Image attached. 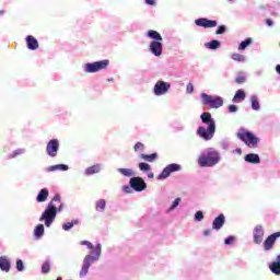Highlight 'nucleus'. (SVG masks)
Returning <instances> with one entry per match:
<instances>
[{
  "label": "nucleus",
  "mask_w": 280,
  "mask_h": 280,
  "mask_svg": "<svg viewBox=\"0 0 280 280\" xmlns=\"http://www.w3.org/2000/svg\"><path fill=\"white\" fill-rule=\"evenodd\" d=\"M135 152H142V150H145V145L141 142H137L133 147Z\"/></svg>",
  "instance_id": "37"
},
{
  "label": "nucleus",
  "mask_w": 280,
  "mask_h": 280,
  "mask_svg": "<svg viewBox=\"0 0 280 280\" xmlns=\"http://www.w3.org/2000/svg\"><path fill=\"white\" fill-rule=\"evenodd\" d=\"M206 47H207L208 49H219V47H220V42H219L218 39H213V40H211V42H209V43H206Z\"/></svg>",
  "instance_id": "28"
},
{
  "label": "nucleus",
  "mask_w": 280,
  "mask_h": 280,
  "mask_svg": "<svg viewBox=\"0 0 280 280\" xmlns=\"http://www.w3.org/2000/svg\"><path fill=\"white\" fill-rule=\"evenodd\" d=\"M100 255H102V245L97 244L94 250L91 252V255L85 256L80 271V277H86L89 269L91 268V262L97 261V259H100Z\"/></svg>",
  "instance_id": "3"
},
{
  "label": "nucleus",
  "mask_w": 280,
  "mask_h": 280,
  "mask_svg": "<svg viewBox=\"0 0 280 280\" xmlns=\"http://www.w3.org/2000/svg\"><path fill=\"white\" fill-rule=\"evenodd\" d=\"M233 242H235V237L233 236H229L228 238L224 240V244L226 245L233 244Z\"/></svg>",
  "instance_id": "45"
},
{
  "label": "nucleus",
  "mask_w": 280,
  "mask_h": 280,
  "mask_svg": "<svg viewBox=\"0 0 280 280\" xmlns=\"http://www.w3.org/2000/svg\"><path fill=\"white\" fill-rule=\"evenodd\" d=\"M104 209H106V200L101 199L96 202L95 205V210L96 211H104Z\"/></svg>",
  "instance_id": "32"
},
{
  "label": "nucleus",
  "mask_w": 280,
  "mask_h": 280,
  "mask_svg": "<svg viewBox=\"0 0 280 280\" xmlns=\"http://www.w3.org/2000/svg\"><path fill=\"white\" fill-rule=\"evenodd\" d=\"M58 213V208L54 203H49L45 211L42 213L39 218V222H44L45 226L49 228L54 224V220H56V215Z\"/></svg>",
  "instance_id": "4"
},
{
  "label": "nucleus",
  "mask_w": 280,
  "mask_h": 280,
  "mask_svg": "<svg viewBox=\"0 0 280 280\" xmlns=\"http://www.w3.org/2000/svg\"><path fill=\"white\" fill-rule=\"evenodd\" d=\"M19 154H23V151L22 150L14 151L11 158L14 159V156H19Z\"/></svg>",
  "instance_id": "48"
},
{
  "label": "nucleus",
  "mask_w": 280,
  "mask_h": 280,
  "mask_svg": "<svg viewBox=\"0 0 280 280\" xmlns=\"http://www.w3.org/2000/svg\"><path fill=\"white\" fill-rule=\"evenodd\" d=\"M178 205H180V197L176 198V199L173 201V205H172V207H171V210L176 209V207H178Z\"/></svg>",
  "instance_id": "42"
},
{
  "label": "nucleus",
  "mask_w": 280,
  "mask_h": 280,
  "mask_svg": "<svg viewBox=\"0 0 280 280\" xmlns=\"http://www.w3.org/2000/svg\"><path fill=\"white\" fill-rule=\"evenodd\" d=\"M195 24H196L198 27H205V28L218 27V21H215V20H209V19H207V18H201V19L195 20Z\"/></svg>",
  "instance_id": "12"
},
{
  "label": "nucleus",
  "mask_w": 280,
  "mask_h": 280,
  "mask_svg": "<svg viewBox=\"0 0 280 280\" xmlns=\"http://www.w3.org/2000/svg\"><path fill=\"white\" fill-rule=\"evenodd\" d=\"M150 49H151V54H153V56H156L159 58L163 54V43L152 40L150 43Z\"/></svg>",
  "instance_id": "14"
},
{
  "label": "nucleus",
  "mask_w": 280,
  "mask_h": 280,
  "mask_svg": "<svg viewBox=\"0 0 280 280\" xmlns=\"http://www.w3.org/2000/svg\"><path fill=\"white\" fill-rule=\"evenodd\" d=\"M122 191H125L126 194H130V191H132V187H130V186H124V187H122Z\"/></svg>",
  "instance_id": "47"
},
{
  "label": "nucleus",
  "mask_w": 280,
  "mask_h": 280,
  "mask_svg": "<svg viewBox=\"0 0 280 280\" xmlns=\"http://www.w3.org/2000/svg\"><path fill=\"white\" fill-rule=\"evenodd\" d=\"M279 46H280V43H279Z\"/></svg>",
  "instance_id": "58"
},
{
  "label": "nucleus",
  "mask_w": 280,
  "mask_h": 280,
  "mask_svg": "<svg viewBox=\"0 0 280 280\" xmlns=\"http://www.w3.org/2000/svg\"><path fill=\"white\" fill-rule=\"evenodd\" d=\"M81 246H86L90 250H93V243L89 241H81Z\"/></svg>",
  "instance_id": "40"
},
{
  "label": "nucleus",
  "mask_w": 280,
  "mask_h": 280,
  "mask_svg": "<svg viewBox=\"0 0 280 280\" xmlns=\"http://www.w3.org/2000/svg\"><path fill=\"white\" fill-rule=\"evenodd\" d=\"M224 32H226V26L221 25V26H219V28L217 30L215 34L220 35V34H224Z\"/></svg>",
  "instance_id": "43"
},
{
  "label": "nucleus",
  "mask_w": 280,
  "mask_h": 280,
  "mask_svg": "<svg viewBox=\"0 0 280 280\" xmlns=\"http://www.w3.org/2000/svg\"><path fill=\"white\" fill-rule=\"evenodd\" d=\"M236 152H238V154H242V149H236Z\"/></svg>",
  "instance_id": "55"
},
{
  "label": "nucleus",
  "mask_w": 280,
  "mask_h": 280,
  "mask_svg": "<svg viewBox=\"0 0 280 280\" xmlns=\"http://www.w3.org/2000/svg\"><path fill=\"white\" fill-rule=\"evenodd\" d=\"M276 71L280 74V65L276 66Z\"/></svg>",
  "instance_id": "53"
},
{
  "label": "nucleus",
  "mask_w": 280,
  "mask_h": 280,
  "mask_svg": "<svg viewBox=\"0 0 280 280\" xmlns=\"http://www.w3.org/2000/svg\"><path fill=\"white\" fill-rule=\"evenodd\" d=\"M218 163H220V153L214 149H208L198 158V165L200 167H213V165H218Z\"/></svg>",
  "instance_id": "2"
},
{
  "label": "nucleus",
  "mask_w": 280,
  "mask_h": 280,
  "mask_svg": "<svg viewBox=\"0 0 280 280\" xmlns=\"http://www.w3.org/2000/svg\"><path fill=\"white\" fill-rule=\"evenodd\" d=\"M148 178H154V173H149Z\"/></svg>",
  "instance_id": "54"
},
{
  "label": "nucleus",
  "mask_w": 280,
  "mask_h": 280,
  "mask_svg": "<svg viewBox=\"0 0 280 280\" xmlns=\"http://www.w3.org/2000/svg\"><path fill=\"white\" fill-rule=\"evenodd\" d=\"M232 60H235L236 62H244L246 60V57L242 54H232L231 55Z\"/></svg>",
  "instance_id": "33"
},
{
  "label": "nucleus",
  "mask_w": 280,
  "mask_h": 280,
  "mask_svg": "<svg viewBox=\"0 0 280 280\" xmlns=\"http://www.w3.org/2000/svg\"><path fill=\"white\" fill-rule=\"evenodd\" d=\"M108 82H113V79H108Z\"/></svg>",
  "instance_id": "57"
},
{
  "label": "nucleus",
  "mask_w": 280,
  "mask_h": 280,
  "mask_svg": "<svg viewBox=\"0 0 280 280\" xmlns=\"http://www.w3.org/2000/svg\"><path fill=\"white\" fill-rule=\"evenodd\" d=\"M195 220L197 222H202V220H205V213H202V211H197L195 214Z\"/></svg>",
  "instance_id": "38"
},
{
  "label": "nucleus",
  "mask_w": 280,
  "mask_h": 280,
  "mask_svg": "<svg viewBox=\"0 0 280 280\" xmlns=\"http://www.w3.org/2000/svg\"><path fill=\"white\" fill-rule=\"evenodd\" d=\"M248 45H253V39L250 37L246 38L238 45V50L244 51Z\"/></svg>",
  "instance_id": "27"
},
{
  "label": "nucleus",
  "mask_w": 280,
  "mask_h": 280,
  "mask_svg": "<svg viewBox=\"0 0 280 280\" xmlns=\"http://www.w3.org/2000/svg\"><path fill=\"white\" fill-rule=\"evenodd\" d=\"M50 265L49 261H45L42 266V272L43 275H48V272H50Z\"/></svg>",
  "instance_id": "34"
},
{
  "label": "nucleus",
  "mask_w": 280,
  "mask_h": 280,
  "mask_svg": "<svg viewBox=\"0 0 280 280\" xmlns=\"http://www.w3.org/2000/svg\"><path fill=\"white\" fill-rule=\"evenodd\" d=\"M102 171V166H100V164L90 166L85 170V174L86 176H92V174H100V172Z\"/></svg>",
  "instance_id": "23"
},
{
  "label": "nucleus",
  "mask_w": 280,
  "mask_h": 280,
  "mask_svg": "<svg viewBox=\"0 0 280 280\" xmlns=\"http://www.w3.org/2000/svg\"><path fill=\"white\" fill-rule=\"evenodd\" d=\"M56 280H62V278H61V277H58Z\"/></svg>",
  "instance_id": "56"
},
{
  "label": "nucleus",
  "mask_w": 280,
  "mask_h": 280,
  "mask_svg": "<svg viewBox=\"0 0 280 280\" xmlns=\"http://www.w3.org/2000/svg\"><path fill=\"white\" fill-rule=\"evenodd\" d=\"M203 235L207 237L209 235H211V230H205L203 231Z\"/></svg>",
  "instance_id": "52"
},
{
  "label": "nucleus",
  "mask_w": 280,
  "mask_h": 280,
  "mask_svg": "<svg viewBox=\"0 0 280 280\" xmlns=\"http://www.w3.org/2000/svg\"><path fill=\"white\" fill-rule=\"evenodd\" d=\"M229 112L230 113H237V107L235 105H230L229 106Z\"/></svg>",
  "instance_id": "46"
},
{
  "label": "nucleus",
  "mask_w": 280,
  "mask_h": 280,
  "mask_svg": "<svg viewBox=\"0 0 280 280\" xmlns=\"http://www.w3.org/2000/svg\"><path fill=\"white\" fill-rule=\"evenodd\" d=\"M245 161L247 163H253L254 165L261 163L259 155L255 154V153H249V154L245 155Z\"/></svg>",
  "instance_id": "19"
},
{
  "label": "nucleus",
  "mask_w": 280,
  "mask_h": 280,
  "mask_svg": "<svg viewBox=\"0 0 280 280\" xmlns=\"http://www.w3.org/2000/svg\"><path fill=\"white\" fill-rule=\"evenodd\" d=\"M237 139L244 141L247 148L255 149L259 145V138H257L253 132L241 130L237 132Z\"/></svg>",
  "instance_id": "5"
},
{
  "label": "nucleus",
  "mask_w": 280,
  "mask_h": 280,
  "mask_svg": "<svg viewBox=\"0 0 280 280\" xmlns=\"http://www.w3.org/2000/svg\"><path fill=\"white\" fill-rule=\"evenodd\" d=\"M26 47L31 51H36V49L39 47L38 39L32 35L26 36Z\"/></svg>",
  "instance_id": "16"
},
{
  "label": "nucleus",
  "mask_w": 280,
  "mask_h": 280,
  "mask_svg": "<svg viewBox=\"0 0 280 280\" xmlns=\"http://www.w3.org/2000/svg\"><path fill=\"white\" fill-rule=\"evenodd\" d=\"M201 102L209 108H220L224 106V100L221 96H212L207 93H201Z\"/></svg>",
  "instance_id": "6"
},
{
  "label": "nucleus",
  "mask_w": 280,
  "mask_h": 280,
  "mask_svg": "<svg viewBox=\"0 0 280 280\" xmlns=\"http://www.w3.org/2000/svg\"><path fill=\"white\" fill-rule=\"evenodd\" d=\"M171 84L165 81H158L154 85L155 95H165L171 89Z\"/></svg>",
  "instance_id": "11"
},
{
  "label": "nucleus",
  "mask_w": 280,
  "mask_h": 280,
  "mask_svg": "<svg viewBox=\"0 0 280 280\" xmlns=\"http://www.w3.org/2000/svg\"><path fill=\"white\" fill-rule=\"evenodd\" d=\"M235 82H236V84H244V82H246V77H244V75H238V77L235 79Z\"/></svg>",
  "instance_id": "41"
},
{
  "label": "nucleus",
  "mask_w": 280,
  "mask_h": 280,
  "mask_svg": "<svg viewBox=\"0 0 280 280\" xmlns=\"http://www.w3.org/2000/svg\"><path fill=\"white\" fill-rule=\"evenodd\" d=\"M139 170H141V172H150V164L141 162L139 163Z\"/></svg>",
  "instance_id": "35"
},
{
  "label": "nucleus",
  "mask_w": 280,
  "mask_h": 280,
  "mask_svg": "<svg viewBox=\"0 0 280 280\" xmlns=\"http://www.w3.org/2000/svg\"><path fill=\"white\" fill-rule=\"evenodd\" d=\"M119 174H121L122 176H135V172H132V170L130 168H118Z\"/></svg>",
  "instance_id": "31"
},
{
  "label": "nucleus",
  "mask_w": 280,
  "mask_h": 280,
  "mask_svg": "<svg viewBox=\"0 0 280 280\" xmlns=\"http://www.w3.org/2000/svg\"><path fill=\"white\" fill-rule=\"evenodd\" d=\"M109 65H110V61L108 59H104V60L95 61V62H91V63H85L84 71H85V73H97L98 71L108 69Z\"/></svg>",
  "instance_id": "7"
},
{
  "label": "nucleus",
  "mask_w": 280,
  "mask_h": 280,
  "mask_svg": "<svg viewBox=\"0 0 280 280\" xmlns=\"http://www.w3.org/2000/svg\"><path fill=\"white\" fill-rule=\"evenodd\" d=\"M250 102H252V108L253 110H259L260 106H259V100L257 98L256 95L250 97Z\"/></svg>",
  "instance_id": "29"
},
{
  "label": "nucleus",
  "mask_w": 280,
  "mask_h": 280,
  "mask_svg": "<svg viewBox=\"0 0 280 280\" xmlns=\"http://www.w3.org/2000/svg\"><path fill=\"white\" fill-rule=\"evenodd\" d=\"M73 224H78V221L67 222L62 225L63 231H70L73 229Z\"/></svg>",
  "instance_id": "36"
},
{
  "label": "nucleus",
  "mask_w": 280,
  "mask_h": 280,
  "mask_svg": "<svg viewBox=\"0 0 280 280\" xmlns=\"http://www.w3.org/2000/svg\"><path fill=\"white\" fill-rule=\"evenodd\" d=\"M269 269L273 275H280V255L277 256V261L269 265Z\"/></svg>",
  "instance_id": "20"
},
{
  "label": "nucleus",
  "mask_w": 280,
  "mask_h": 280,
  "mask_svg": "<svg viewBox=\"0 0 280 280\" xmlns=\"http://www.w3.org/2000/svg\"><path fill=\"white\" fill-rule=\"evenodd\" d=\"M174 172H180V164H170L167 165L162 173L158 176L159 180H164V178H170V174Z\"/></svg>",
  "instance_id": "10"
},
{
  "label": "nucleus",
  "mask_w": 280,
  "mask_h": 280,
  "mask_svg": "<svg viewBox=\"0 0 280 280\" xmlns=\"http://www.w3.org/2000/svg\"><path fill=\"white\" fill-rule=\"evenodd\" d=\"M58 150H60V141L58 139L49 140L46 145V154L51 159H56L58 156Z\"/></svg>",
  "instance_id": "8"
},
{
  "label": "nucleus",
  "mask_w": 280,
  "mask_h": 280,
  "mask_svg": "<svg viewBox=\"0 0 280 280\" xmlns=\"http://www.w3.org/2000/svg\"><path fill=\"white\" fill-rule=\"evenodd\" d=\"M186 92L188 94H191L194 93V84L192 83H188L187 86H186Z\"/></svg>",
  "instance_id": "44"
},
{
  "label": "nucleus",
  "mask_w": 280,
  "mask_h": 280,
  "mask_svg": "<svg viewBox=\"0 0 280 280\" xmlns=\"http://www.w3.org/2000/svg\"><path fill=\"white\" fill-rule=\"evenodd\" d=\"M16 270H19V272H23V270H24L23 260H21V259L16 260Z\"/></svg>",
  "instance_id": "39"
},
{
  "label": "nucleus",
  "mask_w": 280,
  "mask_h": 280,
  "mask_svg": "<svg viewBox=\"0 0 280 280\" xmlns=\"http://www.w3.org/2000/svg\"><path fill=\"white\" fill-rule=\"evenodd\" d=\"M55 170H61V172H67V170H69V166L66 164H56L50 166V172H55Z\"/></svg>",
  "instance_id": "30"
},
{
  "label": "nucleus",
  "mask_w": 280,
  "mask_h": 280,
  "mask_svg": "<svg viewBox=\"0 0 280 280\" xmlns=\"http://www.w3.org/2000/svg\"><path fill=\"white\" fill-rule=\"evenodd\" d=\"M51 202H60V195H55Z\"/></svg>",
  "instance_id": "50"
},
{
  "label": "nucleus",
  "mask_w": 280,
  "mask_h": 280,
  "mask_svg": "<svg viewBox=\"0 0 280 280\" xmlns=\"http://www.w3.org/2000/svg\"><path fill=\"white\" fill-rule=\"evenodd\" d=\"M140 158L142 159V161H148V163H154V161L159 159V153H152V154L142 153Z\"/></svg>",
  "instance_id": "22"
},
{
  "label": "nucleus",
  "mask_w": 280,
  "mask_h": 280,
  "mask_svg": "<svg viewBox=\"0 0 280 280\" xmlns=\"http://www.w3.org/2000/svg\"><path fill=\"white\" fill-rule=\"evenodd\" d=\"M129 185L135 191H144V189L148 188V184H145V180L141 177H132L129 180Z\"/></svg>",
  "instance_id": "9"
},
{
  "label": "nucleus",
  "mask_w": 280,
  "mask_h": 280,
  "mask_svg": "<svg viewBox=\"0 0 280 280\" xmlns=\"http://www.w3.org/2000/svg\"><path fill=\"white\" fill-rule=\"evenodd\" d=\"M225 217L221 213L219 217H217L212 222V229L214 231H220L224 226Z\"/></svg>",
  "instance_id": "17"
},
{
  "label": "nucleus",
  "mask_w": 280,
  "mask_h": 280,
  "mask_svg": "<svg viewBox=\"0 0 280 280\" xmlns=\"http://www.w3.org/2000/svg\"><path fill=\"white\" fill-rule=\"evenodd\" d=\"M244 100H246V92H244V90H237L233 97V102H244Z\"/></svg>",
  "instance_id": "25"
},
{
  "label": "nucleus",
  "mask_w": 280,
  "mask_h": 280,
  "mask_svg": "<svg viewBox=\"0 0 280 280\" xmlns=\"http://www.w3.org/2000/svg\"><path fill=\"white\" fill-rule=\"evenodd\" d=\"M148 37L156 42H163V37L161 36V34L154 30H150L148 32Z\"/></svg>",
  "instance_id": "26"
},
{
  "label": "nucleus",
  "mask_w": 280,
  "mask_h": 280,
  "mask_svg": "<svg viewBox=\"0 0 280 280\" xmlns=\"http://www.w3.org/2000/svg\"><path fill=\"white\" fill-rule=\"evenodd\" d=\"M147 5H156V0H145Z\"/></svg>",
  "instance_id": "49"
},
{
  "label": "nucleus",
  "mask_w": 280,
  "mask_h": 280,
  "mask_svg": "<svg viewBox=\"0 0 280 280\" xmlns=\"http://www.w3.org/2000/svg\"><path fill=\"white\" fill-rule=\"evenodd\" d=\"M34 235L37 240H40V237H43V235H45V225L43 224H38L35 229H34Z\"/></svg>",
  "instance_id": "24"
},
{
  "label": "nucleus",
  "mask_w": 280,
  "mask_h": 280,
  "mask_svg": "<svg viewBox=\"0 0 280 280\" xmlns=\"http://www.w3.org/2000/svg\"><path fill=\"white\" fill-rule=\"evenodd\" d=\"M265 23H266V25H268L269 27H272V25H273V22H272V20H270V19H267V20L265 21Z\"/></svg>",
  "instance_id": "51"
},
{
  "label": "nucleus",
  "mask_w": 280,
  "mask_h": 280,
  "mask_svg": "<svg viewBox=\"0 0 280 280\" xmlns=\"http://www.w3.org/2000/svg\"><path fill=\"white\" fill-rule=\"evenodd\" d=\"M280 237V232H276L271 235H269L265 242H264V248L265 250H272V247L275 246V242H277V238Z\"/></svg>",
  "instance_id": "13"
},
{
  "label": "nucleus",
  "mask_w": 280,
  "mask_h": 280,
  "mask_svg": "<svg viewBox=\"0 0 280 280\" xmlns=\"http://www.w3.org/2000/svg\"><path fill=\"white\" fill-rule=\"evenodd\" d=\"M254 242L261 244L264 242V226L256 225L254 229Z\"/></svg>",
  "instance_id": "15"
},
{
  "label": "nucleus",
  "mask_w": 280,
  "mask_h": 280,
  "mask_svg": "<svg viewBox=\"0 0 280 280\" xmlns=\"http://www.w3.org/2000/svg\"><path fill=\"white\" fill-rule=\"evenodd\" d=\"M49 198V190L47 188H43L37 195V202H45Z\"/></svg>",
  "instance_id": "21"
},
{
  "label": "nucleus",
  "mask_w": 280,
  "mask_h": 280,
  "mask_svg": "<svg viewBox=\"0 0 280 280\" xmlns=\"http://www.w3.org/2000/svg\"><path fill=\"white\" fill-rule=\"evenodd\" d=\"M10 268H11V265H10V260L8 259V257L1 256L0 257V269L3 272H10Z\"/></svg>",
  "instance_id": "18"
},
{
  "label": "nucleus",
  "mask_w": 280,
  "mask_h": 280,
  "mask_svg": "<svg viewBox=\"0 0 280 280\" xmlns=\"http://www.w3.org/2000/svg\"><path fill=\"white\" fill-rule=\"evenodd\" d=\"M200 119L202 124H207L208 128L200 126L197 129V135L205 139V141H211L215 135V120L211 118V113L205 112L201 114Z\"/></svg>",
  "instance_id": "1"
}]
</instances>
